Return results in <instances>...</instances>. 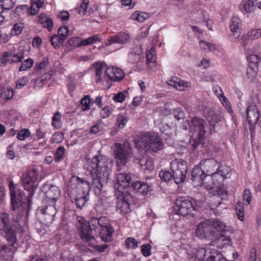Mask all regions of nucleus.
I'll use <instances>...</instances> for the list:
<instances>
[{"label": "nucleus", "instance_id": "ddd939ff", "mask_svg": "<svg viewBox=\"0 0 261 261\" xmlns=\"http://www.w3.org/2000/svg\"><path fill=\"white\" fill-rule=\"evenodd\" d=\"M44 193L46 203H56L61 196V191L58 187L49 184H44L42 187Z\"/></svg>", "mask_w": 261, "mask_h": 261}, {"label": "nucleus", "instance_id": "f8f14e48", "mask_svg": "<svg viewBox=\"0 0 261 261\" xmlns=\"http://www.w3.org/2000/svg\"><path fill=\"white\" fill-rule=\"evenodd\" d=\"M118 196L117 211L122 214H126L130 211V205L133 202V197L126 192L116 194Z\"/></svg>", "mask_w": 261, "mask_h": 261}, {"label": "nucleus", "instance_id": "49530a36", "mask_svg": "<svg viewBox=\"0 0 261 261\" xmlns=\"http://www.w3.org/2000/svg\"><path fill=\"white\" fill-rule=\"evenodd\" d=\"M51 45L55 48H58L60 46V44L63 43L65 41L61 37L57 35L52 36L50 38Z\"/></svg>", "mask_w": 261, "mask_h": 261}, {"label": "nucleus", "instance_id": "052dcab7", "mask_svg": "<svg viewBox=\"0 0 261 261\" xmlns=\"http://www.w3.org/2000/svg\"><path fill=\"white\" fill-rule=\"evenodd\" d=\"M127 118L125 116L122 114H119L118 115L117 118V123L120 128H123L126 123L127 122Z\"/></svg>", "mask_w": 261, "mask_h": 261}, {"label": "nucleus", "instance_id": "13d9d810", "mask_svg": "<svg viewBox=\"0 0 261 261\" xmlns=\"http://www.w3.org/2000/svg\"><path fill=\"white\" fill-rule=\"evenodd\" d=\"M237 216L238 219L241 221L244 220V207L241 202H238L236 206Z\"/></svg>", "mask_w": 261, "mask_h": 261}, {"label": "nucleus", "instance_id": "c756f323", "mask_svg": "<svg viewBox=\"0 0 261 261\" xmlns=\"http://www.w3.org/2000/svg\"><path fill=\"white\" fill-rule=\"evenodd\" d=\"M75 181L77 185V188L79 189H81L83 195H86L89 192L90 189L93 188V185L90 186V182L84 179H81L79 177H73L71 179V182ZM93 190L95 192L94 189Z\"/></svg>", "mask_w": 261, "mask_h": 261}, {"label": "nucleus", "instance_id": "473e14b6", "mask_svg": "<svg viewBox=\"0 0 261 261\" xmlns=\"http://www.w3.org/2000/svg\"><path fill=\"white\" fill-rule=\"evenodd\" d=\"M142 58V51L139 47L134 48L128 55V61L131 63H137Z\"/></svg>", "mask_w": 261, "mask_h": 261}, {"label": "nucleus", "instance_id": "f704fd0d", "mask_svg": "<svg viewBox=\"0 0 261 261\" xmlns=\"http://www.w3.org/2000/svg\"><path fill=\"white\" fill-rule=\"evenodd\" d=\"M259 48V45H256L253 48V50L250 51L248 53V55L247 56V60L250 62V63L257 64L259 62L260 58L258 55Z\"/></svg>", "mask_w": 261, "mask_h": 261}, {"label": "nucleus", "instance_id": "423d86ee", "mask_svg": "<svg viewBox=\"0 0 261 261\" xmlns=\"http://www.w3.org/2000/svg\"><path fill=\"white\" fill-rule=\"evenodd\" d=\"M38 170L33 168L28 170L21 177L22 185L24 189L29 192V194L27 196V201H28L29 205L31 203L34 192L38 186Z\"/></svg>", "mask_w": 261, "mask_h": 261}, {"label": "nucleus", "instance_id": "603ef678", "mask_svg": "<svg viewBox=\"0 0 261 261\" xmlns=\"http://www.w3.org/2000/svg\"><path fill=\"white\" fill-rule=\"evenodd\" d=\"M48 65V60L47 58L44 57L40 62L36 65L35 69L37 71L41 72L43 70H46Z\"/></svg>", "mask_w": 261, "mask_h": 261}, {"label": "nucleus", "instance_id": "9d476101", "mask_svg": "<svg viewBox=\"0 0 261 261\" xmlns=\"http://www.w3.org/2000/svg\"><path fill=\"white\" fill-rule=\"evenodd\" d=\"M174 210L178 215L182 216L193 215L196 210V201L192 198L180 197L175 203Z\"/></svg>", "mask_w": 261, "mask_h": 261}, {"label": "nucleus", "instance_id": "6e6552de", "mask_svg": "<svg viewBox=\"0 0 261 261\" xmlns=\"http://www.w3.org/2000/svg\"><path fill=\"white\" fill-rule=\"evenodd\" d=\"M212 231L213 236L217 233V235H220L214 242H213L211 245H217L220 247H224L225 245H229L231 242V239L229 237L224 235L225 232L226 225L220 220H211Z\"/></svg>", "mask_w": 261, "mask_h": 261}, {"label": "nucleus", "instance_id": "c03bdc74", "mask_svg": "<svg viewBox=\"0 0 261 261\" xmlns=\"http://www.w3.org/2000/svg\"><path fill=\"white\" fill-rule=\"evenodd\" d=\"M62 117L61 114L59 112H56L52 118L51 125L56 128H59L62 126L61 119Z\"/></svg>", "mask_w": 261, "mask_h": 261}, {"label": "nucleus", "instance_id": "338daca9", "mask_svg": "<svg viewBox=\"0 0 261 261\" xmlns=\"http://www.w3.org/2000/svg\"><path fill=\"white\" fill-rule=\"evenodd\" d=\"M251 40L257 39L261 37V29L252 30L248 33Z\"/></svg>", "mask_w": 261, "mask_h": 261}, {"label": "nucleus", "instance_id": "e2e57ef3", "mask_svg": "<svg viewBox=\"0 0 261 261\" xmlns=\"http://www.w3.org/2000/svg\"><path fill=\"white\" fill-rule=\"evenodd\" d=\"M219 100L221 101L222 104L228 112L232 115L233 114V111L228 99L225 96H222V97Z\"/></svg>", "mask_w": 261, "mask_h": 261}, {"label": "nucleus", "instance_id": "39448f33", "mask_svg": "<svg viewBox=\"0 0 261 261\" xmlns=\"http://www.w3.org/2000/svg\"><path fill=\"white\" fill-rule=\"evenodd\" d=\"M20 221L16 220L15 224H10L9 215L6 213L0 214V230L4 232V236L8 242H15L17 232L22 233L24 230Z\"/></svg>", "mask_w": 261, "mask_h": 261}, {"label": "nucleus", "instance_id": "0eeeda50", "mask_svg": "<svg viewBox=\"0 0 261 261\" xmlns=\"http://www.w3.org/2000/svg\"><path fill=\"white\" fill-rule=\"evenodd\" d=\"M9 189L11 194V200L12 210L15 211L18 209L19 212H21L27 207L25 201H27L23 192L18 188L13 183V181L9 182Z\"/></svg>", "mask_w": 261, "mask_h": 261}, {"label": "nucleus", "instance_id": "2eb2a0df", "mask_svg": "<svg viewBox=\"0 0 261 261\" xmlns=\"http://www.w3.org/2000/svg\"><path fill=\"white\" fill-rule=\"evenodd\" d=\"M131 180L130 175L125 173H118L117 175V180L114 185V188L115 189V194L121 193L124 192L125 188L129 185Z\"/></svg>", "mask_w": 261, "mask_h": 261}, {"label": "nucleus", "instance_id": "bb28decb", "mask_svg": "<svg viewBox=\"0 0 261 261\" xmlns=\"http://www.w3.org/2000/svg\"><path fill=\"white\" fill-rule=\"evenodd\" d=\"M99 231V237L103 242H110L112 240L114 229L109 223H105Z\"/></svg>", "mask_w": 261, "mask_h": 261}, {"label": "nucleus", "instance_id": "7c9ffc66", "mask_svg": "<svg viewBox=\"0 0 261 261\" xmlns=\"http://www.w3.org/2000/svg\"><path fill=\"white\" fill-rule=\"evenodd\" d=\"M240 25L241 20L237 17H232L230 22V29L236 38H238L241 34Z\"/></svg>", "mask_w": 261, "mask_h": 261}, {"label": "nucleus", "instance_id": "20e7f679", "mask_svg": "<svg viewBox=\"0 0 261 261\" xmlns=\"http://www.w3.org/2000/svg\"><path fill=\"white\" fill-rule=\"evenodd\" d=\"M138 148L143 149L146 152L152 153L157 152L163 147V143L156 134L147 133L141 135L136 142Z\"/></svg>", "mask_w": 261, "mask_h": 261}, {"label": "nucleus", "instance_id": "09e8293b", "mask_svg": "<svg viewBox=\"0 0 261 261\" xmlns=\"http://www.w3.org/2000/svg\"><path fill=\"white\" fill-rule=\"evenodd\" d=\"M65 148L64 147L61 146L57 148L56 153L54 155V159L56 162H58L62 161L65 155Z\"/></svg>", "mask_w": 261, "mask_h": 261}, {"label": "nucleus", "instance_id": "aec40b11", "mask_svg": "<svg viewBox=\"0 0 261 261\" xmlns=\"http://www.w3.org/2000/svg\"><path fill=\"white\" fill-rule=\"evenodd\" d=\"M4 60L6 63H14L20 62L23 59L24 55L22 50L5 51L3 53Z\"/></svg>", "mask_w": 261, "mask_h": 261}, {"label": "nucleus", "instance_id": "f3484780", "mask_svg": "<svg viewBox=\"0 0 261 261\" xmlns=\"http://www.w3.org/2000/svg\"><path fill=\"white\" fill-rule=\"evenodd\" d=\"M192 12L198 22H201L202 21L206 23L209 30H213L212 20L210 19V15L207 12L200 9L199 6L196 5L194 9L192 10Z\"/></svg>", "mask_w": 261, "mask_h": 261}, {"label": "nucleus", "instance_id": "4468645a", "mask_svg": "<svg viewBox=\"0 0 261 261\" xmlns=\"http://www.w3.org/2000/svg\"><path fill=\"white\" fill-rule=\"evenodd\" d=\"M47 205L45 208L39 210L40 218L46 224L51 223L54 220V217L57 214L56 203H47Z\"/></svg>", "mask_w": 261, "mask_h": 261}, {"label": "nucleus", "instance_id": "0e129e2a", "mask_svg": "<svg viewBox=\"0 0 261 261\" xmlns=\"http://www.w3.org/2000/svg\"><path fill=\"white\" fill-rule=\"evenodd\" d=\"M126 98V95L123 92H120L115 94L113 96V100L116 102H123Z\"/></svg>", "mask_w": 261, "mask_h": 261}, {"label": "nucleus", "instance_id": "6e6d98bb", "mask_svg": "<svg viewBox=\"0 0 261 261\" xmlns=\"http://www.w3.org/2000/svg\"><path fill=\"white\" fill-rule=\"evenodd\" d=\"M31 135L30 131L27 128L22 129L19 130L17 135V138L20 140H24Z\"/></svg>", "mask_w": 261, "mask_h": 261}, {"label": "nucleus", "instance_id": "37998d69", "mask_svg": "<svg viewBox=\"0 0 261 261\" xmlns=\"http://www.w3.org/2000/svg\"><path fill=\"white\" fill-rule=\"evenodd\" d=\"M205 261H226L221 253L220 252L216 251L215 252H212Z\"/></svg>", "mask_w": 261, "mask_h": 261}, {"label": "nucleus", "instance_id": "4c0bfd02", "mask_svg": "<svg viewBox=\"0 0 261 261\" xmlns=\"http://www.w3.org/2000/svg\"><path fill=\"white\" fill-rule=\"evenodd\" d=\"M31 6L29 11V14L35 15L37 14L39 9L42 7L43 3L40 0H31Z\"/></svg>", "mask_w": 261, "mask_h": 261}, {"label": "nucleus", "instance_id": "4d7b16f0", "mask_svg": "<svg viewBox=\"0 0 261 261\" xmlns=\"http://www.w3.org/2000/svg\"><path fill=\"white\" fill-rule=\"evenodd\" d=\"M159 176L162 181L167 182L170 181L172 178V174L167 171L162 170L159 173Z\"/></svg>", "mask_w": 261, "mask_h": 261}, {"label": "nucleus", "instance_id": "8fccbe9b", "mask_svg": "<svg viewBox=\"0 0 261 261\" xmlns=\"http://www.w3.org/2000/svg\"><path fill=\"white\" fill-rule=\"evenodd\" d=\"M23 28L24 25L22 23L19 22L14 24L11 31V35L16 36L20 34Z\"/></svg>", "mask_w": 261, "mask_h": 261}, {"label": "nucleus", "instance_id": "72a5a7b5", "mask_svg": "<svg viewBox=\"0 0 261 261\" xmlns=\"http://www.w3.org/2000/svg\"><path fill=\"white\" fill-rule=\"evenodd\" d=\"M155 48L152 47L150 49L146 52V64L148 68L153 69L156 66V57L154 56Z\"/></svg>", "mask_w": 261, "mask_h": 261}, {"label": "nucleus", "instance_id": "de8ad7c7", "mask_svg": "<svg viewBox=\"0 0 261 261\" xmlns=\"http://www.w3.org/2000/svg\"><path fill=\"white\" fill-rule=\"evenodd\" d=\"M89 95H86L81 99V107L83 111H86L90 109L91 99Z\"/></svg>", "mask_w": 261, "mask_h": 261}, {"label": "nucleus", "instance_id": "4be33fe9", "mask_svg": "<svg viewBox=\"0 0 261 261\" xmlns=\"http://www.w3.org/2000/svg\"><path fill=\"white\" fill-rule=\"evenodd\" d=\"M130 38V37L128 34L120 32L115 35L110 37L106 42V45L109 46L114 43L126 44L129 42Z\"/></svg>", "mask_w": 261, "mask_h": 261}, {"label": "nucleus", "instance_id": "79ce46f5", "mask_svg": "<svg viewBox=\"0 0 261 261\" xmlns=\"http://www.w3.org/2000/svg\"><path fill=\"white\" fill-rule=\"evenodd\" d=\"M100 41L98 35H93L86 39L82 40V46H86L95 44Z\"/></svg>", "mask_w": 261, "mask_h": 261}, {"label": "nucleus", "instance_id": "bf43d9fd", "mask_svg": "<svg viewBox=\"0 0 261 261\" xmlns=\"http://www.w3.org/2000/svg\"><path fill=\"white\" fill-rule=\"evenodd\" d=\"M87 201L86 195H83L81 196H77L75 199V203L77 207L81 208L83 207Z\"/></svg>", "mask_w": 261, "mask_h": 261}, {"label": "nucleus", "instance_id": "b1692460", "mask_svg": "<svg viewBox=\"0 0 261 261\" xmlns=\"http://www.w3.org/2000/svg\"><path fill=\"white\" fill-rule=\"evenodd\" d=\"M247 120L252 126L257 124L260 119L259 113L255 105H250L247 110Z\"/></svg>", "mask_w": 261, "mask_h": 261}, {"label": "nucleus", "instance_id": "c9c22d12", "mask_svg": "<svg viewBox=\"0 0 261 261\" xmlns=\"http://www.w3.org/2000/svg\"><path fill=\"white\" fill-rule=\"evenodd\" d=\"M187 168L185 169V171L176 170L171 171L173 176V178L176 184H179L185 180L186 176Z\"/></svg>", "mask_w": 261, "mask_h": 261}, {"label": "nucleus", "instance_id": "864d4df0", "mask_svg": "<svg viewBox=\"0 0 261 261\" xmlns=\"http://www.w3.org/2000/svg\"><path fill=\"white\" fill-rule=\"evenodd\" d=\"M14 95L13 89L10 88L4 89L1 92V97L5 100L11 99Z\"/></svg>", "mask_w": 261, "mask_h": 261}, {"label": "nucleus", "instance_id": "1a4fd4ad", "mask_svg": "<svg viewBox=\"0 0 261 261\" xmlns=\"http://www.w3.org/2000/svg\"><path fill=\"white\" fill-rule=\"evenodd\" d=\"M230 172L231 168L229 167L226 165H218L217 170L209 177L211 180V184H206V188L210 190L219 188L224 179L230 176Z\"/></svg>", "mask_w": 261, "mask_h": 261}, {"label": "nucleus", "instance_id": "a19ab883", "mask_svg": "<svg viewBox=\"0 0 261 261\" xmlns=\"http://www.w3.org/2000/svg\"><path fill=\"white\" fill-rule=\"evenodd\" d=\"M148 17L147 13L143 12L136 11L134 12L130 17L132 20L142 22Z\"/></svg>", "mask_w": 261, "mask_h": 261}, {"label": "nucleus", "instance_id": "680f3d73", "mask_svg": "<svg viewBox=\"0 0 261 261\" xmlns=\"http://www.w3.org/2000/svg\"><path fill=\"white\" fill-rule=\"evenodd\" d=\"M105 126V124L102 122H99L92 126L90 130V133L92 134H97L101 131Z\"/></svg>", "mask_w": 261, "mask_h": 261}, {"label": "nucleus", "instance_id": "f257e3e1", "mask_svg": "<svg viewBox=\"0 0 261 261\" xmlns=\"http://www.w3.org/2000/svg\"><path fill=\"white\" fill-rule=\"evenodd\" d=\"M90 166L93 188L95 195H99L109 178L113 162L106 156L96 155L92 159Z\"/></svg>", "mask_w": 261, "mask_h": 261}, {"label": "nucleus", "instance_id": "dca6fc26", "mask_svg": "<svg viewBox=\"0 0 261 261\" xmlns=\"http://www.w3.org/2000/svg\"><path fill=\"white\" fill-rule=\"evenodd\" d=\"M192 179L193 181L199 182V185H204L206 187V184H211L209 182L208 178L203 170V168L199 166H195L192 172Z\"/></svg>", "mask_w": 261, "mask_h": 261}, {"label": "nucleus", "instance_id": "ea45409f", "mask_svg": "<svg viewBox=\"0 0 261 261\" xmlns=\"http://www.w3.org/2000/svg\"><path fill=\"white\" fill-rule=\"evenodd\" d=\"M139 164L143 170H151L153 168L152 160L146 157L140 159Z\"/></svg>", "mask_w": 261, "mask_h": 261}, {"label": "nucleus", "instance_id": "5fc2aeb1", "mask_svg": "<svg viewBox=\"0 0 261 261\" xmlns=\"http://www.w3.org/2000/svg\"><path fill=\"white\" fill-rule=\"evenodd\" d=\"M257 75V72L254 68L249 66L246 70V77L250 81H253Z\"/></svg>", "mask_w": 261, "mask_h": 261}, {"label": "nucleus", "instance_id": "774afa93", "mask_svg": "<svg viewBox=\"0 0 261 261\" xmlns=\"http://www.w3.org/2000/svg\"><path fill=\"white\" fill-rule=\"evenodd\" d=\"M125 244L128 248H136L138 244L137 241L133 238H128L125 241Z\"/></svg>", "mask_w": 261, "mask_h": 261}, {"label": "nucleus", "instance_id": "412c9836", "mask_svg": "<svg viewBox=\"0 0 261 261\" xmlns=\"http://www.w3.org/2000/svg\"><path fill=\"white\" fill-rule=\"evenodd\" d=\"M105 74L108 80H110L114 82H119L124 76L123 71L116 67H107L105 70Z\"/></svg>", "mask_w": 261, "mask_h": 261}, {"label": "nucleus", "instance_id": "f03ea898", "mask_svg": "<svg viewBox=\"0 0 261 261\" xmlns=\"http://www.w3.org/2000/svg\"><path fill=\"white\" fill-rule=\"evenodd\" d=\"M77 220L76 227L82 240L92 245L95 241V238L92 236L93 230L96 229L100 230L105 223L106 219L102 217L99 219L94 218L89 222H87L84 218L79 217Z\"/></svg>", "mask_w": 261, "mask_h": 261}, {"label": "nucleus", "instance_id": "6ab92c4d", "mask_svg": "<svg viewBox=\"0 0 261 261\" xmlns=\"http://www.w3.org/2000/svg\"><path fill=\"white\" fill-rule=\"evenodd\" d=\"M195 233L196 236L201 239L205 238L209 234L213 236L212 231L211 220H207L200 223L197 226Z\"/></svg>", "mask_w": 261, "mask_h": 261}, {"label": "nucleus", "instance_id": "a18cd8bd", "mask_svg": "<svg viewBox=\"0 0 261 261\" xmlns=\"http://www.w3.org/2000/svg\"><path fill=\"white\" fill-rule=\"evenodd\" d=\"M34 64V61L29 58L23 61L19 68L20 71H26L32 67Z\"/></svg>", "mask_w": 261, "mask_h": 261}, {"label": "nucleus", "instance_id": "9b49d317", "mask_svg": "<svg viewBox=\"0 0 261 261\" xmlns=\"http://www.w3.org/2000/svg\"><path fill=\"white\" fill-rule=\"evenodd\" d=\"M130 153L131 148L128 142L115 144L114 155L118 165L124 166L129 160Z\"/></svg>", "mask_w": 261, "mask_h": 261}, {"label": "nucleus", "instance_id": "3c124183", "mask_svg": "<svg viewBox=\"0 0 261 261\" xmlns=\"http://www.w3.org/2000/svg\"><path fill=\"white\" fill-rule=\"evenodd\" d=\"M89 0H83L79 7L75 9V11L81 15H84L88 5Z\"/></svg>", "mask_w": 261, "mask_h": 261}, {"label": "nucleus", "instance_id": "c85d7f7f", "mask_svg": "<svg viewBox=\"0 0 261 261\" xmlns=\"http://www.w3.org/2000/svg\"><path fill=\"white\" fill-rule=\"evenodd\" d=\"M168 84L179 91H184L188 89L191 84L189 82L182 81L177 77H173L168 81Z\"/></svg>", "mask_w": 261, "mask_h": 261}, {"label": "nucleus", "instance_id": "cd10ccee", "mask_svg": "<svg viewBox=\"0 0 261 261\" xmlns=\"http://www.w3.org/2000/svg\"><path fill=\"white\" fill-rule=\"evenodd\" d=\"M131 187L135 193L143 195H147L148 193L151 190L149 186L140 181L134 182Z\"/></svg>", "mask_w": 261, "mask_h": 261}, {"label": "nucleus", "instance_id": "2f4dec72", "mask_svg": "<svg viewBox=\"0 0 261 261\" xmlns=\"http://www.w3.org/2000/svg\"><path fill=\"white\" fill-rule=\"evenodd\" d=\"M38 18L42 27L47 29L49 32L53 30L54 23L50 17L46 14L41 13L38 16Z\"/></svg>", "mask_w": 261, "mask_h": 261}, {"label": "nucleus", "instance_id": "58836bf2", "mask_svg": "<svg viewBox=\"0 0 261 261\" xmlns=\"http://www.w3.org/2000/svg\"><path fill=\"white\" fill-rule=\"evenodd\" d=\"M199 45L200 48L205 52L214 51L217 49L216 44L203 40L199 41Z\"/></svg>", "mask_w": 261, "mask_h": 261}, {"label": "nucleus", "instance_id": "e433bc0d", "mask_svg": "<svg viewBox=\"0 0 261 261\" xmlns=\"http://www.w3.org/2000/svg\"><path fill=\"white\" fill-rule=\"evenodd\" d=\"M170 168L171 171L183 170L187 168L186 163L180 159H176L171 162Z\"/></svg>", "mask_w": 261, "mask_h": 261}, {"label": "nucleus", "instance_id": "7ed1b4c3", "mask_svg": "<svg viewBox=\"0 0 261 261\" xmlns=\"http://www.w3.org/2000/svg\"><path fill=\"white\" fill-rule=\"evenodd\" d=\"M205 125V122L198 117L193 118L191 121V124L188 121L184 123L185 129H187L188 126L190 127L191 133L190 144L193 149H195L199 145L202 143L206 133Z\"/></svg>", "mask_w": 261, "mask_h": 261}, {"label": "nucleus", "instance_id": "69168bd1", "mask_svg": "<svg viewBox=\"0 0 261 261\" xmlns=\"http://www.w3.org/2000/svg\"><path fill=\"white\" fill-rule=\"evenodd\" d=\"M69 44L74 47L82 46L81 38L78 37H74L70 38L68 40Z\"/></svg>", "mask_w": 261, "mask_h": 261}, {"label": "nucleus", "instance_id": "5701e85b", "mask_svg": "<svg viewBox=\"0 0 261 261\" xmlns=\"http://www.w3.org/2000/svg\"><path fill=\"white\" fill-rule=\"evenodd\" d=\"M15 242H9L11 244V247L7 246L6 245L0 246V255L6 261L11 260L13 258L14 253L17 248V244Z\"/></svg>", "mask_w": 261, "mask_h": 261}, {"label": "nucleus", "instance_id": "393cba45", "mask_svg": "<svg viewBox=\"0 0 261 261\" xmlns=\"http://www.w3.org/2000/svg\"><path fill=\"white\" fill-rule=\"evenodd\" d=\"M95 69V81L96 83H100L103 81H107L108 78L106 77L105 70L106 65L105 63L97 62L93 64Z\"/></svg>", "mask_w": 261, "mask_h": 261}, {"label": "nucleus", "instance_id": "a878e982", "mask_svg": "<svg viewBox=\"0 0 261 261\" xmlns=\"http://www.w3.org/2000/svg\"><path fill=\"white\" fill-rule=\"evenodd\" d=\"M216 250L207 247L206 249L203 248H197L193 252L192 257L194 258L195 261H205L207 257L212 252H215Z\"/></svg>", "mask_w": 261, "mask_h": 261}, {"label": "nucleus", "instance_id": "a211bd4d", "mask_svg": "<svg viewBox=\"0 0 261 261\" xmlns=\"http://www.w3.org/2000/svg\"><path fill=\"white\" fill-rule=\"evenodd\" d=\"M199 165L203 168V170L210 180L209 177L211 176L212 174L217 170L219 164L216 160L213 159H208L202 160ZM210 180H211L210 179Z\"/></svg>", "mask_w": 261, "mask_h": 261}]
</instances>
